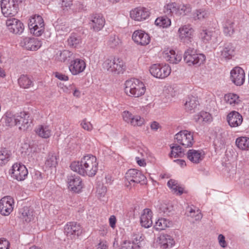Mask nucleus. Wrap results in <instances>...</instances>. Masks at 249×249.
<instances>
[{
    "mask_svg": "<svg viewBox=\"0 0 249 249\" xmlns=\"http://www.w3.org/2000/svg\"><path fill=\"white\" fill-rule=\"evenodd\" d=\"M70 167L72 170L83 176L94 177L98 170V162L95 156L87 154L80 160L73 161Z\"/></svg>",
    "mask_w": 249,
    "mask_h": 249,
    "instance_id": "nucleus-1",
    "label": "nucleus"
},
{
    "mask_svg": "<svg viewBox=\"0 0 249 249\" xmlns=\"http://www.w3.org/2000/svg\"><path fill=\"white\" fill-rule=\"evenodd\" d=\"M124 86V92L130 97L139 98L143 96L146 91L143 82L138 79L131 78L126 80Z\"/></svg>",
    "mask_w": 249,
    "mask_h": 249,
    "instance_id": "nucleus-2",
    "label": "nucleus"
},
{
    "mask_svg": "<svg viewBox=\"0 0 249 249\" xmlns=\"http://www.w3.org/2000/svg\"><path fill=\"white\" fill-rule=\"evenodd\" d=\"M192 11L191 5L188 3L170 2L164 6L163 11L167 15L185 16Z\"/></svg>",
    "mask_w": 249,
    "mask_h": 249,
    "instance_id": "nucleus-3",
    "label": "nucleus"
},
{
    "mask_svg": "<svg viewBox=\"0 0 249 249\" xmlns=\"http://www.w3.org/2000/svg\"><path fill=\"white\" fill-rule=\"evenodd\" d=\"M103 66L108 71L115 74L122 73L126 69L124 62L121 59L115 57L107 59L104 61Z\"/></svg>",
    "mask_w": 249,
    "mask_h": 249,
    "instance_id": "nucleus-4",
    "label": "nucleus"
},
{
    "mask_svg": "<svg viewBox=\"0 0 249 249\" xmlns=\"http://www.w3.org/2000/svg\"><path fill=\"white\" fill-rule=\"evenodd\" d=\"M177 35L180 42L185 44H191L194 41L195 30L190 24L182 25L178 28Z\"/></svg>",
    "mask_w": 249,
    "mask_h": 249,
    "instance_id": "nucleus-5",
    "label": "nucleus"
},
{
    "mask_svg": "<svg viewBox=\"0 0 249 249\" xmlns=\"http://www.w3.org/2000/svg\"><path fill=\"white\" fill-rule=\"evenodd\" d=\"M146 177L142 172L135 169H130L127 171L125 176V185L131 188L138 183L144 181Z\"/></svg>",
    "mask_w": 249,
    "mask_h": 249,
    "instance_id": "nucleus-6",
    "label": "nucleus"
},
{
    "mask_svg": "<svg viewBox=\"0 0 249 249\" xmlns=\"http://www.w3.org/2000/svg\"><path fill=\"white\" fill-rule=\"evenodd\" d=\"M28 26L30 33L35 36H40L44 32V22L40 16L35 15L31 17Z\"/></svg>",
    "mask_w": 249,
    "mask_h": 249,
    "instance_id": "nucleus-7",
    "label": "nucleus"
},
{
    "mask_svg": "<svg viewBox=\"0 0 249 249\" xmlns=\"http://www.w3.org/2000/svg\"><path fill=\"white\" fill-rule=\"evenodd\" d=\"M205 56L202 53H197L194 49L189 48L184 54V60L188 65L200 66L205 61Z\"/></svg>",
    "mask_w": 249,
    "mask_h": 249,
    "instance_id": "nucleus-8",
    "label": "nucleus"
},
{
    "mask_svg": "<svg viewBox=\"0 0 249 249\" xmlns=\"http://www.w3.org/2000/svg\"><path fill=\"white\" fill-rule=\"evenodd\" d=\"M121 115L123 121L133 127H142L146 124L143 117L139 115H134L128 110L124 111Z\"/></svg>",
    "mask_w": 249,
    "mask_h": 249,
    "instance_id": "nucleus-9",
    "label": "nucleus"
},
{
    "mask_svg": "<svg viewBox=\"0 0 249 249\" xmlns=\"http://www.w3.org/2000/svg\"><path fill=\"white\" fill-rule=\"evenodd\" d=\"M149 71L154 77L164 79L169 75L171 69L168 64H155L150 67Z\"/></svg>",
    "mask_w": 249,
    "mask_h": 249,
    "instance_id": "nucleus-10",
    "label": "nucleus"
},
{
    "mask_svg": "<svg viewBox=\"0 0 249 249\" xmlns=\"http://www.w3.org/2000/svg\"><path fill=\"white\" fill-rule=\"evenodd\" d=\"M12 178L18 181H23L28 176V171L25 166L21 163H15L9 171Z\"/></svg>",
    "mask_w": 249,
    "mask_h": 249,
    "instance_id": "nucleus-11",
    "label": "nucleus"
},
{
    "mask_svg": "<svg viewBox=\"0 0 249 249\" xmlns=\"http://www.w3.org/2000/svg\"><path fill=\"white\" fill-rule=\"evenodd\" d=\"M175 139L178 143L185 147L192 146L195 142L193 133L188 130H182L175 136Z\"/></svg>",
    "mask_w": 249,
    "mask_h": 249,
    "instance_id": "nucleus-12",
    "label": "nucleus"
},
{
    "mask_svg": "<svg viewBox=\"0 0 249 249\" xmlns=\"http://www.w3.org/2000/svg\"><path fill=\"white\" fill-rule=\"evenodd\" d=\"M64 231L67 237L73 239L82 234L83 229L80 224L76 222H70L65 225Z\"/></svg>",
    "mask_w": 249,
    "mask_h": 249,
    "instance_id": "nucleus-13",
    "label": "nucleus"
},
{
    "mask_svg": "<svg viewBox=\"0 0 249 249\" xmlns=\"http://www.w3.org/2000/svg\"><path fill=\"white\" fill-rule=\"evenodd\" d=\"M1 9L5 17H14L18 13V3H16L14 0H1Z\"/></svg>",
    "mask_w": 249,
    "mask_h": 249,
    "instance_id": "nucleus-14",
    "label": "nucleus"
},
{
    "mask_svg": "<svg viewBox=\"0 0 249 249\" xmlns=\"http://www.w3.org/2000/svg\"><path fill=\"white\" fill-rule=\"evenodd\" d=\"M89 24L94 32H99L105 26L106 20L103 15L99 13L92 14L89 18Z\"/></svg>",
    "mask_w": 249,
    "mask_h": 249,
    "instance_id": "nucleus-15",
    "label": "nucleus"
},
{
    "mask_svg": "<svg viewBox=\"0 0 249 249\" xmlns=\"http://www.w3.org/2000/svg\"><path fill=\"white\" fill-rule=\"evenodd\" d=\"M14 200L11 196H5L0 200V214L9 215L13 211Z\"/></svg>",
    "mask_w": 249,
    "mask_h": 249,
    "instance_id": "nucleus-16",
    "label": "nucleus"
},
{
    "mask_svg": "<svg viewBox=\"0 0 249 249\" xmlns=\"http://www.w3.org/2000/svg\"><path fill=\"white\" fill-rule=\"evenodd\" d=\"M18 127L21 130H26L32 123V119L28 112L22 111L17 113Z\"/></svg>",
    "mask_w": 249,
    "mask_h": 249,
    "instance_id": "nucleus-17",
    "label": "nucleus"
},
{
    "mask_svg": "<svg viewBox=\"0 0 249 249\" xmlns=\"http://www.w3.org/2000/svg\"><path fill=\"white\" fill-rule=\"evenodd\" d=\"M230 74L231 80L235 85L241 86L245 82V73L241 67H234L231 71Z\"/></svg>",
    "mask_w": 249,
    "mask_h": 249,
    "instance_id": "nucleus-18",
    "label": "nucleus"
},
{
    "mask_svg": "<svg viewBox=\"0 0 249 249\" xmlns=\"http://www.w3.org/2000/svg\"><path fill=\"white\" fill-rule=\"evenodd\" d=\"M6 25L8 31L14 34H21L24 29L23 24L16 18L8 19L6 21Z\"/></svg>",
    "mask_w": 249,
    "mask_h": 249,
    "instance_id": "nucleus-19",
    "label": "nucleus"
},
{
    "mask_svg": "<svg viewBox=\"0 0 249 249\" xmlns=\"http://www.w3.org/2000/svg\"><path fill=\"white\" fill-rule=\"evenodd\" d=\"M20 45L27 50L36 51L41 46V43L36 38L25 37L21 40Z\"/></svg>",
    "mask_w": 249,
    "mask_h": 249,
    "instance_id": "nucleus-20",
    "label": "nucleus"
},
{
    "mask_svg": "<svg viewBox=\"0 0 249 249\" xmlns=\"http://www.w3.org/2000/svg\"><path fill=\"white\" fill-rule=\"evenodd\" d=\"M130 16L132 19L141 21L145 20L149 17L150 12L146 8L139 7L131 10Z\"/></svg>",
    "mask_w": 249,
    "mask_h": 249,
    "instance_id": "nucleus-21",
    "label": "nucleus"
},
{
    "mask_svg": "<svg viewBox=\"0 0 249 249\" xmlns=\"http://www.w3.org/2000/svg\"><path fill=\"white\" fill-rule=\"evenodd\" d=\"M68 184L69 188L76 193H79L83 186L81 178L75 175L68 177Z\"/></svg>",
    "mask_w": 249,
    "mask_h": 249,
    "instance_id": "nucleus-22",
    "label": "nucleus"
},
{
    "mask_svg": "<svg viewBox=\"0 0 249 249\" xmlns=\"http://www.w3.org/2000/svg\"><path fill=\"white\" fill-rule=\"evenodd\" d=\"M86 64L83 59L76 58L71 61L69 70L73 75H77L85 70Z\"/></svg>",
    "mask_w": 249,
    "mask_h": 249,
    "instance_id": "nucleus-23",
    "label": "nucleus"
},
{
    "mask_svg": "<svg viewBox=\"0 0 249 249\" xmlns=\"http://www.w3.org/2000/svg\"><path fill=\"white\" fill-rule=\"evenodd\" d=\"M132 38L137 44L142 46L149 44L150 40L149 35L142 30L135 31L132 35Z\"/></svg>",
    "mask_w": 249,
    "mask_h": 249,
    "instance_id": "nucleus-24",
    "label": "nucleus"
},
{
    "mask_svg": "<svg viewBox=\"0 0 249 249\" xmlns=\"http://www.w3.org/2000/svg\"><path fill=\"white\" fill-rule=\"evenodd\" d=\"M234 16L228 15L223 23V32L226 36H231L235 32Z\"/></svg>",
    "mask_w": 249,
    "mask_h": 249,
    "instance_id": "nucleus-25",
    "label": "nucleus"
},
{
    "mask_svg": "<svg viewBox=\"0 0 249 249\" xmlns=\"http://www.w3.org/2000/svg\"><path fill=\"white\" fill-rule=\"evenodd\" d=\"M188 160L194 163H199L204 159L205 153L202 150L190 149L187 153Z\"/></svg>",
    "mask_w": 249,
    "mask_h": 249,
    "instance_id": "nucleus-26",
    "label": "nucleus"
},
{
    "mask_svg": "<svg viewBox=\"0 0 249 249\" xmlns=\"http://www.w3.org/2000/svg\"><path fill=\"white\" fill-rule=\"evenodd\" d=\"M153 213L152 211L148 208L143 210L140 217V223L142 226L148 228L152 225Z\"/></svg>",
    "mask_w": 249,
    "mask_h": 249,
    "instance_id": "nucleus-27",
    "label": "nucleus"
},
{
    "mask_svg": "<svg viewBox=\"0 0 249 249\" xmlns=\"http://www.w3.org/2000/svg\"><path fill=\"white\" fill-rule=\"evenodd\" d=\"M157 242L163 249L172 248L175 243L174 238L167 234H160L158 238Z\"/></svg>",
    "mask_w": 249,
    "mask_h": 249,
    "instance_id": "nucleus-28",
    "label": "nucleus"
},
{
    "mask_svg": "<svg viewBox=\"0 0 249 249\" xmlns=\"http://www.w3.org/2000/svg\"><path fill=\"white\" fill-rule=\"evenodd\" d=\"M19 217L23 221L30 222L34 218V211L32 208L23 207L19 210Z\"/></svg>",
    "mask_w": 249,
    "mask_h": 249,
    "instance_id": "nucleus-29",
    "label": "nucleus"
},
{
    "mask_svg": "<svg viewBox=\"0 0 249 249\" xmlns=\"http://www.w3.org/2000/svg\"><path fill=\"white\" fill-rule=\"evenodd\" d=\"M227 121L231 127H237L242 123L243 117L238 112L233 111L228 115Z\"/></svg>",
    "mask_w": 249,
    "mask_h": 249,
    "instance_id": "nucleus-30",
    "label": "nucleus"
},
{
    "mask_svg": "<svg viewBox=\"0 0 249 249\" xmlns=\"http://www.w3.org/2000/svg\"><path fill=\"white\" fill-rule=\"evenodd\" d=\"M216 33L213 29H203L200 33V38L204 43H210L216 37Z\"/></svg>",
    "mask_w": 249,
    "mask_h": 249,
    "instance_id": "nucleus-31",
    "label": "nucleus"
},
{
    "mask_svg": "<svg viewBox=\"0 0 249 249\" xmlns=\"http://www.w3.org/2000/svg\"><path fill=\"white\" fill-rule=\"evenodd\" d=\"M199 103L197 97L192 95H189L187 97L185 104V108L186 110L190 113L194 112L196 108Z\"/></svg>",
    "mask_w": 249,
    "mask_h": 249,
    "instance_id": "nucleus-32",
    "label": "nucleus"
},
{
    "mask_svg": "<svg viewBox=\"0 0 249 249\" xmlns=\"http://www.w3.org/2000/svg\"><path fill=\"white\" fill-rule=\"evenodd\" d=\"M163 57L171 63L177 64L179 62L181 59L182 56L179 53H176L174 50H170L164 52Z\"/></svg>",
    "mask_w": 249,
    "mask_h": 249,
    "instance_id": "nucleus-33",
    "label": "nucleus"
},
{
    "mask_svg": "<svg viewBox=\"0 0 249 249\" xmlns=\"http://www.w3.org/2000/svg\"><path fill=\"white\" fill-rule=\"evenodd\" d=\"M235 47L231 43L226 44L221 52V56L225 59H231L234 55Z\"/></svg>",
    "mask_w": 249,
    "mask_h": 249,
    "instance_id": "nucleus-34",
    "label": "nucleus"
},
{
    "mask_svg": "<svg viewBox=\"0 0 249 249\" xmlns=\"http://www.w3.org/2000/svg\"><path fill=\"white\" fill-rule=\"evenodd\" d=\"M173 225V222L172 220L166 218L161 217L156 222L154 228L156 230L161 231L170 228Z\"/></svg>",
    "mask_w": 249,
    "mask_h": 249,
    "instance_id": "nucleus-35",
    "label": "nucleus"
},
{
    "mask_svg": "<svg viewBox=\"0 0 249 249\" xmlns=\"http://www.w3.org/2000/svg\"><path fill=\"white\" fill-rule=\"evenodd\" d=\"M36 134L40 137L47 139L51 136L52 130L47 125H39L35 130Z\"/></svg>",
    "mask_w": 249,
    "mask_h": 249,
    "instance_id": "nucleus-36",
    "label": "nucleus"
},
{
    "mask_svg": "<svg viewBox=\"0 0 249 249\" xmlns=\"http://www.w3.org/2000/svg\"><path fill=\"white\" fill-rule=\"evenodd\" d=\"M17 113L13 114L11 112H7L3 119L5 121V125L7 126L12 127L18 126Z\"/></svg>",
    "mask_w": 249,
    "mask_h": 249,
    "instance_id": "nucleus-37",
    "label": "nucleus"
},
{
    "mask_svg": "<svg viewBox=\"0 0 249 249\" xmlns=\"http://www.w3.org/2000/svg\"><path fill=\"white\" fill-rule=\"evenodd\" d=\"M58 156L56 153L50 152L46 157L45 167L48 168H55L58 163Z\"/></svg>",
    "mask_w": 249,
    "mask_h": 249,
    "instance_id": "nucleus-38",
    "label": "nucleus"
},
{
    "mask_svg": "<svg viewBox=\"0 0 249 249\" xmlns=\"http://www.w3.org/2000/svg\"><path fill=\"white\" fill-rule=\"evenodd\" d=\"M18 83L20 88L29 89L34 86L32 79L27 75H21L18 79Z\"/></svg>",
    "mask_w": 249,
    "mask_h": 249,
    "instance_id": "nucleus-39",
    "label": "nucleus"
},
{
    "mask_svg": "<svg viewBox=\"0 0 249 249\" xmlns=\"http://www.w3.org/2000/svg\"><path fill=\"white\" fill-rule=\"evenodd\" d=\"M186 213L188 216L195 218L196 220H200L202 217L199 209L193 205L187 208Z\"/></svg>",
    "mask_w": 249,
    "mask_h": 249,
    "instance_id": "nucleus-40",
    "label": "nucleus"
},
{
    "mask_svg": "<svg viewBox=\"0 0 249 249\" xmlns=\"http://www.w3.org/2000/svg\"><path fill=\"white\" fill-rule=\"evenodd\" d=\"M224 100L227 104H229L232 107H235L238 105L241 102L239 96L236 94L231 93L225 94L224 96Z\"/></svg>",
    "mask_w": 249,
    "mask_h": 249,
    "instance_id": "nucleus-41",
    "label": "nucleus"
},
{
    "mask_svg": "<svg viewBox=\"0 0 249 249\" xmlns=\"http://www.w3.org/2000/svg\"><path fill=\"white\" fill-rule=\"evenodd\" d=\"M167 184L168 187L177 195H181L184 192V188L175 180H169Z\"/></svg>",
    "mask_w": 249,
    "mask_h": 249,
    "instance_id": "nucleus-42",
    "label": "nucleus"
},
{
    "mask_svg": "<svg viewBox=\"0 0 249 249\" xmlns=\"http://www.w3.org/2000/svg\"><path fill=\"white\" fill-rule=\"evenodd\" d=\"M236 145L242 150H249V138L247 137H240L236 139Z\"/></svg>",
    "mask_w": 249,
    "mask_h": 249,
    "instance_id": "nucleus-43",
    "label": "nucleus"
},
{
    "mask_svg": "<svg viewBox=\"0 0 249 249\" xmlns=\"http://www.w3.org/2000/svg\"><path fill=\"white\" fill-rule=\"evenodd\" d=\"M81 42L82 39L80 36L76 34H72L68 39V45L74 48H77Z\"/></svg>",
    "mask_w": 249,
    "mask_h": 249,
    "instance_id": "nucleus-44",
    "label": "nucleus"
},
{
    "mask_svg": "<svg viewBox=\"0 0 249 249\" xmlns=\"http://www.w3.org/2000/svg\"><path fill=\"white\" fill-rule=\"evenodd\" d=\"M155 24L160 27L167 28L171 25V19L166 16H162L156 19Z\"/></svg>",
    "mask_w": 249,
    "mask_h": 249,
    "instance_id": "nucleus-45",
    "label": "nucleus"
},
{
    "mask_svg": "<svg viewBox=\"0 0 249 249\" xmlns=\"http://www.w3.org/2000/svg\"><path fill=\"white\" fill-rule=\"evenodd\" d=\"M10 152L6 148H1L0 150V165L6 164L10 160Z\"/></svg>",
    "mask_w": 249,
    "mask_h": 249,
    "instance_id": "nucleus-46",
    "label": "nucleus"
},
{
    "mask_svg": "<svg viewBox=\"0 0 249 249\" xmlns=\"http://www.w3.org/2000/svg\"><path fill=\"white\" fill-rule=\"evenodd\" d=\"M210 13L208 11L204 9L196 10L193 14V18L195 20H202L208 18Z\"/></svg>",
    "mask_w": 249,
    "mask_h": 249,
    "instance_id": "nucleus-47",
    "label": "nucleus"
},
{
    "mask_svg": "<svg viewBox=\"0 0 249 249\" xmlns=\"http://www.w3.org/2000/svg\"><path fill=\"white\" fill-rule=\"evenodd\" d=\"M171 151L170 154L171 158L181 157L183 155L182 148L176 144H172L170 145Z\"/></svg>",
    "mask_w": 249,
    "mask_h": 249,
    "instance_id": "nucleus-48",
    "label": "nucleus"
},
{
    "mask_svg": "<svg viewBox=\"0 0 249 249\" xmlns=\"http://www.w3.org/2000/svg\"><path fill=\"white\" fill-rule=\"evenodd\" d=\"M120 249H141V246L131 240H124L122 243Z\"/></svg>",
    "mask_w": 249,
    "mask_h": 249,
    "instance_id": "nucleus-49",
    "label": "nucleus"
},
{
    "mask_svg": "<svg viewBox=\"0 0 249 249\" xmlns=\"http://www.w3.org/2000/svg\"><path fill=\"white\" fill-rule=\"evenodd\" d=\"M121 43L120 39L115 36H110L107 41V45L111 48H115Z\"/></svg>",
    "mask_w": 249,
    "mask_h": 249,
    "instance_id": "nucleus-50",
    "label": "nucleus"
},
{
    "mask_svg": "<svg viewBox=\"0 0 249 249\" xmlns=\"http://www.w3.org/2000/svg\"><path fill=\"white\" fill-rule=\"evenodd\" d=\"M72 55V53L68 51L64 50L61 51L57 56L58 59L61 62H65Z\"/></svg>",
    "mask_w": 249,
    "mask_h": 249,
    "instance_id": "nucleus-51",
    "label": "nucleus"
},
{
    "mask_svg": "<svg viewBox=\"0 0 249 249\" xmlns=\"http://www.w3.org/2000/svg\"><path fill=\"white\" fill-rule=\"evenodd\" d=\"M80 126L84 130L88 131H91L93 128L92 124L90 122L88 121L86 118L80 122Z\"/></svg>",
    "mask_w": 249,
    "mask_h": 249,
    "instance_id": "nucleus-52",
    "label": "nucleus"
},
{
    "mask_svg": "<svg viewBox=\"0 0 249 249\" xmlns=\"http://www.w3.org/2000/svg\"><path fill=\"white\" fill-rule=\"evenodd\" d=\"M107 191V189L106 187L103 185L99 186L97 189V196L100 199L104 197L106 194Z\"/></svg>",
    "mask_w": 249,
    "mask_h": 249,
    "instance_id": "nucleus-53",
    "label": "nucleus"
},
{
    "mask_svg": "<svg viewBox=\"0 0 249 249\" xmlns=\"http://www.w3.org/2000/svg\"><path fill=\"white\" fill-rule=\"evenodd\" d=\"M61 8L64 11H68L72 5V0H61Z\"/></svg>",
    "mask_w": 249,
    "mask_h": 249,
    "instance_id": "nucleus-54",
    "label": "nucleus"
},
{
    "mask_svg": "<svg viewBox=\"0 0 249 249\" xmlns=\"http://www.w3.org/2000/svg\"><path fill=\"white\" fill-rule=\"evenodd\" d=\"M143 240L142 236L140 234L134 233L132 235V242L137 243V245L141 246V242Z\"/></svg>",
    "mask_w": 249,
    "mask_h": 249,
    "instance_id": "nucleus-55",
    "label": "nucleus"
},
{
    "mask_svg": "<svg viewBox=\"0 0 249 249\" xmlns=\"http://www.w3.org/2000/svg\"><path fill=\"white\" fill-rule=\"evenodd\" d=\"M135 160L137 164L140 166H145L146 165L145 159L144 158V156L142 154L141 156L136 157Z\"/></svg>",
    "mask_w": 249,
    "mask_h": 249,
    "instance_id": "nucleus-56",
    "label": "nucleus"
},
{
    "mask_svg": "<svg viewBox=\"0 0 249 249\" xmlns=\"http://www.w3.org/2000/svg\"><path fill=\"white\" fill-rule=\"evenodd\" d=\"M96 249H108V245L107 241L100 240L96 246Z\"/></svg>",
    "mask_w": 249,
    "mask_h": 249,
    "instance_id": "nucleus-57",
    "label": "nucleus"
},
{
    "mask_svg": "<svg viewBox=\"0 0 249 249\" xmlns=\"http://www.w3.org/2000/svg\"><path fill=\"white\" fill-rule=\"evenodd\" d=\"M10 243L4 239H0V249H9Z\"/></svg>",
    "mask_w": 249,
    "mask_h": 249,
    "instance_id": "nucleus-58",
    "label": "nucleus"
},
{
    "mask_svg": "<svg viewBox=\"0 0 249 249\" xmlns=\"http://www.w3.org/2000/svg\"><path fill=\"white\" fill-rule=\"evenodd\" d=\"M201 114H202V117L203 119L204 123L212 121V117L209 113L205 111H201Z\"/></svg>",
    "mask_w": 249,
    "mask_h": 249,
    "instance_id": "nucleus-59",
    "label": "nucleus"
},
{
    "mask_svg": "<svg viewBox=\"0 0 249 249\" xmlns=\"http://www.w3.org/2000/svg\"><path fill=\"white\" fill-rule=\"evenodd\" d=\"M218 239L219 243L222 247L225 248L227 246V245L225 241V238L224 235H223L222 234L219 235Z\"/></svg>",
    "mask_w": 249,
    "mask_h": 249,
    "instance_id": "nucleus-60",
    "label": "nucleus"
},
{
    "mask_svg": "<svg viewBox=\"0 0 249 249\" xmlns=\"http://www.w3.org/2000/svg\"><path fill=\"white\" fill-rule=\"evenodd\" d=\"M55 76L58 79L63 81H68L69 80V77L68 76L63 74L62 73L56 72L55 73Z\"/></svg>",
    "mask_w": 249,
    "mask_h": 249,
    "instance_id": "nucleus-61",
    "label": "nucleus"
},
{
    "mask_svg": "<svg viewBox=\"0 0 249 249\" xmlns=\"http://www.w3.org/2000/svg\"><path fill=\"white\" fill-rule=\"evenodd\" d=\"M116 218L114 215H111L109 218V223L110 226L114 229L116 226Z\"/></svg>",
    "mask_w": 249,
    "mask_h": 249,
    "instance_id": "nucleus-62",
    "label": "nucleus"
},
{
    "mask_svg": "<svg viewBox=\"0 0 249 249\" xmlns=\"http://www.w3.org/2000/svg\"><path fill=\"white\" fill-rule=\"evenodd\" d=\"M202 117V114H201V112H200L198 114L195 116L194 120L196 122L198 123H204V121Z\"/></svg>",
    "mask_w": 249,
    "mask_h": 249,
    "instance_id": "nucleus-63",
    "label": "nucleus"
},
{
    "mask_svg": "<svg viewBox=\"0 0 249 249\" xmlns=\"http://www.w3.org/2000/svg\"><path fill=\"white\" fill-rule=\"evenodd\" d=\"M160 126V124L156 121L153 122L150 125L151 128L154 130H157Z\"/></svg>",
    "mask_w": 249,
    "mask_h": 249,
    "instance_id": "nucleus-64",
    "label": "nucleus"
}]
</instances>
